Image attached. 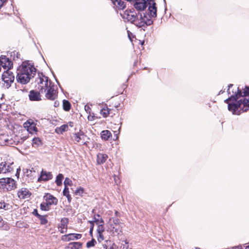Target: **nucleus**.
<instances>
[{
    "label": "nucleus",
    "instance_id": "1",
    "mask_svg": "<svg viewBox=\"0 0 249 249\" xmlns=\"http://www.w3.org/2000/svg\"><path fill=\"white\" fill-rule=\"evenodd\" d=\"M227 92L229 97L225 100L228 110L234 115H240L249 109V87H246L242 92L239 87L230 84Z\"/></svg>",
    "mask_w": 249,
    "mask_h": 249
},
{
    "label": "nucleus",
    "instance_id": "2",
    "mask_svg": "<svg viewBox=\"0 0 249 249\" xmlns=\"http://www.w3.org/2000/svg\"><path fill=\"white\" fill-rule=\"evenodd\" d=\"M36 74V69L28 62H23L17 70V80L22 84L29 82Z\"/></svg>",
    "mask_w": 249,
    "mask_h": 249
},
{
    "label": "nucleus",
    "instance_id": "3",
    "mask_svg": "<svg viewBox=\"0 0 249 249\" xmlns=\"http://www.w3.org/2000/svg\"><path fill=\"white\" fill-rule=\"evenodd\" d=\"M154 0H135L134 7L139 11H143L147 7L148 11L153 17H157V7Z\"/></svg>",
    "mask_w": 249,
    "mask_h": 249
},
{
    "label": "nucleus",
    "instance_id": "4",
    "mask_svg": "<svg viewBox=\"0 0 249 249\" xmlns=\"http://www.w3.org/2000/svg\"><path fill=\"white\" fill-rule=\"evenodd\" d=\"M17 187L16 181L11 178H0V189L4 191H10Z\"/></svg>",
    "mask_w": 249,
    "mask_h": 249
},
{
    "label": "nucleus",
    "instance_id": "5",
    "mask_svg": "<svg viewBox=\"0 0 249 249\" xmlns=\"http://www.w3.org/2000/svg\"><path fill=\"white\" fill-rule=\"evenodd\" d=\"M155 17L152 16L149 12L148 14H141L139 17H138V21H136V26L139 27H142L150 25L153 23L152 18Z\"/></svg>",
    "mask_w": 249,
    "mask_h": 249
},
{
    "label": "nucleus",
    "instance_id": "6",
    "mask_svg": "<svg viewBox=\"0 0 249 249\" xmlns=\"http://www.w3.org/2000/svg\"><path fill=\"white\" fill-rule=\"evenodd\" d=\"M49 78L44 75L42 73H39L37 78V82L40 91L43 93L45 92V89L49 86Z\"/></svg>",
    "mask_w": 249,
    "mask_h": 249
},
{
    "label": "nucleus",
    "instance_id": "7",
    "mask_svg": "<svg viewBox=\"0 0 249 249\" xmlns=\"http://www.w3.org/2000/svg\"><path fill=\"white\" fill-rule=\"evenodd\" d=\"M44 90L46 92L45 97L47 99L54 100L57 97V92L55 87L51 81H49V86L45 89Z\"/></svg>",
    "mask_w": 249,
    "mask_h": 249
},
{
    "label": "nucleus",
    "instance_id": "8",
    "mask_svg": "<svg viewBox=\"0 0 249 249\" xmlns=\"http://www.w3.org/2000/svg\"><path fill=\"white\" fill-rule=\"evenodd\" d=\"M2 79L4 82V86L9 88L15 80V76L12 71L6 70L2 75Z\"/></svg>",
    "mask_w": 249,
    "mask_h": 249
},
{
    "label": "nucleus",
    "instance_id": "9",
    "mask_svg": "<svg viewBox=\"0 0 249 249\" xmlns=\"http://www.w3.org/2000/svg\"><path fill=\"white\" fill-rule=\"evenodd\" d=\"M13 164V162L6 161H2L0 163V174H7L13 172L14 168L12 166Z\"/></svg>",
    "mask_w": 249,
    "mask_h": 249
},
{
    "label": "nucleus",
    "instance_id": "10",
    "mask_svg": "<svg viewBox=\"0 0 249 249\" xmlns=\"http://www.w3.org/2000/svg\"><path fill=\"white\" fill-rule=\"evenodd\" d=\"M24 127L31 134H36L38 131L36 124L32 120H29L24 124Z\"/></svg>",
    "mask_w": 249,
    "mask_h": 249
},
{
    "label": "nucleus",
    "instance_id": "11",
    "mask_svg": "<svg viewBox=\"0 0 249 249\" xmlns=\"http://www.w3.org/2000/svg\"><path fill=\"white\" fill-rule=\"evenodd\" d=\"M113 4L116 6L118 10L117 13L120 15L121 17L124 18V1L122 0H111Z\"/></svg>",
    "mask_w": 249,
    "mask_h": 249
},
{
    "label": "nucleus",
    "instance_id": "12",
    "mask_svg": "<svg viewBox=\"0 0 249 249\" xmlns=\"http://www.w3.org/2000/svg\"><path fill=\"white\" fill-rule=\"evenodd\" d=\"M125 19L136 26V21H138V16L134 11L125 10Z\"/></svg>",
    "mask_w": 249,
    "mask_h": 249
},
{
    "label": "nucleus",
    "instance_id": "13",
    "mask_svg": "<svg viewBox=\"0 0 249 249\" xmlns=\"http://www.w3.org/2000/svg\"><path fill=\"white\" fill-rule=\"evenodd\" d=\"M0 66H2L4 69L10 70L13 66V63L6 56L1 57L0 58Z\"/></svg>",
    "mask_w": 249,
    "mask_h": 249
},
{
    "label": "nucleus",
    "instance_id": "14",
    "mask_svg": "<svg viewBox=\"0 0 249 249\" xmlns=\"http://www.w3.org/2000/svg\"><path fill=\"white\" fill-rule=\"evenodd\" d=\"M69 219L67 218L64 217L61 219L60 223L58 225L59 231L61 233L67 232L68 229V224Z\"/></svg>",
    "mask_w": 249,
    "mask_h": 249
},
{
    "label": "nucleus",
    "instance_id": "15",
    "mask_svg": "<svg viewBox=\"0 0 249 249\" xmlns=\"http://www.w3.org/2000/svg\"><path fill=\"white\" fill-rule=\"evenodd\" d=\"M82 237V234L78 233H69L65 234L62 237L63 241L68 242L71 240H78Z\"/></svg>",
    "mask_w": 249,
    "mask_h": 249
},
{
    "label": "nucleus",
    "instance_id": "16",
    "mask_svg": "<svg viewBox=\"0 0 249 249\" xmlns=\"http://www.w3.org/2000/svg\"><path fill=\"white\" fill-rule=\"evenodd\" d=\"M53 176L51 172H47L46 171L42 170L40 176L38 179V181H46L51 179Z\"/></svg>",
    "mask_w": 249,
    "mask_h": 249
},
{
    "label": "nucleus",
    "instance_id": "17",
    "mask_svg": "<svg viewBox=\"0 0 249 249\" xmlns=\"http://www.w3.org/2000/svg\"><path fill=\"white\" fill-rule=\"evenodd\" d=\"M31 194L29 190L25 188H21L18 192V196L20 199L28 198L31 196Z\"/></svg>",
    "mask_w": 249,
    "mask_h": 249
},
{
    "label": "nucleus",
    "instance_id": "18",
    "mask_svg": "<svg viewBox=\"0 0 249 249\" xmlns=\"http://www.w3.org/2000/svg\"><path fill=\"white\" fill-rule=\"evenodd\" d=\"M44 198L46 201V202L50 206L53 204L56 205L57 204V199L50 194H46L44 196Z\"/></svg>",
    "mask_w": 249,
    "mask_h": 249
},
{
    "label": "nucleus",
    "instance_id": "19",
    "mask_svg": "<svg viewBox=\"0 0 249 249\" xmlns=\"http://www.w3.org/2000/svg\"><path fill=\"white\" fill-rule=\"evenodd\" d=\"M29 98L31 101H38L41 100L40 93L34 90H32L30 91Z\"/></svg>",
    "mask_w": 249,
    "mask_h": 249
},
{
    "label": "nucleus",
    "instance_id": "20",
    "mask_svg": "<svg viewBox=\"0 0 249 249\" xmlns=\"http://www.w3.org/2000/svg\"><path fill=\"white\" fill-rule=\"evenodd\" d=\"M108 156L103 153H99L97 155V162L98 164H102L106 162Z\"/></svg>",
    "mask_w": 249,
    "mask_h": 249
},
{
    "label": "nucleus",
    "instance_id": "21",
    "mask_svg": "<svg viewBox=\"0 0 249 249\" xmlns=\"http://www.w3.org/2000/svg\"><path fill=\"white\" fill-rule=\"evenodd\" d=\"M82 246V243L79 242H71L67 247V249H80Z\"/></svg>",
    "mask_w": 249,
    "mask_h": 249
},
{
    "label": "nucleus",
    "instance_id": "22",
    "mask_svg": "<svg viewBox=\"0 0 249 249\" xmlns=\"http://www.w3.org/2000/svg\"><path fill=\"white\" fill-rule=\"evenodd\" d=\"M101 138L102 139L107 141L112 137L111 133L107 130H103L101 133Z\"/></svg>",
    "mask_w": 249,
    "mask_h": 249
},
{
    "label": "nucleus",
    "instance_id": "23",
    "mask_svg": "<svg viewBox=\"0 0 249 249\" xmlns=\"http://www.w3.org/2000/svg\"><path fill=\"white\" fill-rule=\"evenodd\" d=\"M42 142L41 140L39 138H34L32 140V145L35 148L38 147L41 145Z\"/></svg>",
    "mask_w": 249,
    "mask_h": 249
},
{
    "label": "nucleus",
    "instance_id": "24",
    "mask_svg": "<svg viewBox=\"0 0 249 249\" xmlns=\"http://www.w3.org/2000/svg\"><path fill=\"white\" fill-rule=\"evenodd\" d=\"M68 129V126L67 124H63L59 127H57L55 129V132L57 133L62 134L63 132L67 131Z\"/></svg>",
    "mask_w": 249,
    "mask_h": 249
},
{
    "label": "nucleus",
    "instance_id": "25",
    "mask_svg": "<svg viewBox=\"0 0 249 249\" xmlns=\"http://www.w3.org/2000/svg\"><path fill=\"white\" fill-rule=\"evenodd\" d=\"M71 107V104L70 102L66 100L63 101V108L64 110L68 111L70 110Z\"/></svg>",
    "mask_w": 249,
    "mask_h": 249
},
{
    "label": "nucleus",
    "instance_id": "26",
    "mask_svg": "<svg viewBox=\"0 0 249 249\" xmlns=\"http://www.w3.org/2000/svg\"><path fill=\"white\" fill-rule=\"evenodd\" d=\"M127 36L130 42L133 45L134 42H136L137 40L136 39L135 35L132 33L127 30Z\"/></svg>",
    "mask_w": 249,
    "mask_h": 249
},
{
    "label": "nucleus",
    "instance_id": "27",
    "mask_svg": "<svg viewBox=\"0 0 249 249\" xmlns=\"http://www.w3.org/2000/svg\"><path fill=\"white\" fill-rule=\"evenodd\" d=\"M109 113V109L106 105L100 110V114L105 118L107 117Z\"/></svg>",
    "mask_w": 249,
    "mask_h": 249
},
{
    "label": "nucleus",
    "instance_id": "28",
    "mask_svg": "<svg viewBox=\"0 0 249 249\" xmlns=\"http://www.w3.org/2000/svg\"><path fill=\"white\" fill-rule=\"evenodd\" d=\"M63 195L67 198L69 202H71V195L69 194V191L68 187L64 188L63 191Z\"/></svg>",
    "mask_w": 249,
    "mask_h": 249
},
{
    "label": "nucleus",
    "instance_id": "29",
    "mask_svg": "<svg viewBox=\"0 0 249 249\" xmlns=\"http://www.w3.org/2000/svg\"><path fill=\"white\" fill-rule=\"evenodd\" d=\"M64 178V176L62 174H59L56 178L55 183L57 186L62 185V181Z\"/></svg>",
    "mask_w": 249,
    "mask_h": 249
},
{
    "label": "nucleus",
    "instance_id": "30",
    "mask_svg": "<svg viewBox=\"0 0 249 249\" xmlns=\"http://www.w3.org/2000/svg\"><path fill=\"white\" fill-rule=\"evenodd\" d=\"M94 221L97 224H99L101 223H104L103 220L100 217V215L98 214H95L94 215Z\"/></svg>",
    "mask_w": 249,
    "mask_h": 249
},
{
    "label": "nucleus",
    "instance_id": "31",
    "mask_svg": "<svg viewBox=\"0 0 249 249\" xmlns=\"http://www.w3.org/2000/svg\"><path fill=\"white\" fill-rule=\"evenodd\" d=\"M11 206L4 201H0V209H3L5 210H10Z\"/></svg>",
    "mask_w": 249,
    "mask_h": 249
},
{
    "label": "nucleus",
    "instance_id": "32",
    "mask_svg": "<svg viewBox=\"0 0 249 249\" xmlns=\"http://www.w3.org/2000/svg\"><path fill=\"white\" fill-rule=\"evenodd\" d=\"M50 205L48 204L47 202L42 203L40 204V209L42 211H48L49 210V207Z\"/></svg>",
    "mask_w": 249,
    "mask_h": 249
},
{
    "label": "nucleus",
    "instance_id": "33",
    "mask_svg": "<svg viewBox=\"0 0 249 249\" xmlns=\"http://www.w3.org/2000/svg\"><path fill=\"white\" fill-rule=\"evenodd\" d=\"M83 136V134L81 132L75 133L73 135L74 139L76 142H79L82 139L81 136Z\"/></svg>",
    "mask_w": 249,
    "mask_h": 249
},
{
    "label": "nucleus",
    "instance_id": "34",
    "mask_svg": "<svg viewBox=\"0 0 249 249\" xmlns=\"http://www.w3.org/2000/svg\"><path fill=\"white\" fill-rule=\"evenodd\" d=\"M38 218L40 220V223L42 225H45L48 222V220L46 219V215H41L40 216H39V217Z\"/></svg>",
    "mask_w": 249,
    "mask_h": 249
},
{
    "label": "nucleus",
    "instance_id": "35",
    "mask_svg": "<svg viewBox=\"0 0 249 249\" xmlns=\"http://www.w3.org/2000/svg\"><path fill=\"white\" fill-rule=\"evenodd\" d=\"M98 227L97 229V233H103L105 231V228L103 225V223L98 224Z\"/></svg>",
    "mask_w": 249,
    "mask_h": 249
},
{
    "label": "nucleus",
    "instance_id": "36",
    "mask_svg": "<svg viewBox=\"0 0 249 249\" xmlns=\"http://www.w3.org/2000/svg\"><path fill=\"white\" fill-rule=\"evenodd\" d=\"M83 192L84 189L80 187L77 189L74 193L76 196H81Z\"/></svg>",
    "mask_w": 249,
    "mask_h": 249
},
{
    "label": "nucleus",
    "instance_id": "37",
    "mask_svg": "<svg viewBox=\"0 0 249 249\" xmlns=\"http://www.w3.org/2000/svg\"><path fill=\"white\" fill-rule=\"evenodd\" d=\"M64 184L65 187H68V186L71 185L72 181L69 178H66L64 180Z\"/></svg>",
    "mask_w": 249,
    "mask_h": 249
},
{
    "label": "nucleus",
    "instance_id": "38",
    "mask_svg": "<svg viewBox=\"0 0 249 249\" xmlns=\"http://www.w3.org/2000/svg\"><path fill=\"white\" fill-rule=\"evenodd\" d=\"M96 243V241L95 239H92L91 241H89L87 243V247L90 248L93 247L95 245V244Z\"/></svg>",
    "mask_w": 249,
    "mask_h": 249
},
{
    "label": "nucleus",
    "instance_id": "39",
    "mask_svg": "<svg viewBox=\"0 0 249 249\" xmlns=\"http://www.w3.org/2000/svg\"><path fill=\"white\" fill-rule=\"evenodd\" d=\"M97 238L98 241L99 242H101L104 240L103 233H97Z\"/></svg>",
    "mask_w": 249,
    "mask_h": 249
},
{
    "label": "nucleus",
    "instance_id": "40",
    "mask_svg": "<svg viewBox=\"0 0 249 249\" xmlns=\"http://www.w3.org/2000/svg\"><path fill=\"white\" fill-rule=\"evenodd\" d=\"M24 173L26 174L27 176H32V170L30 169H26V171L24 172Z\"/></svg>",
    "mask_w": 249,
    "mask_h": 249
},
{
    "label": "nucleus",
    "instance_id": "41",
    "mask_svg": "<svg viewBox=\"0 0 249 249\" xmlns=\"http://www.w3.org/2000/svg\"><path fill=\"white\" fill-rule=\"evenodd\" d=\"M33 214L35 215H36L37 218L39 217L41 215L39 214L37 210L36 209H35L33 212Z\"/></svg>",
    "mask_w": 249,
    "mask_h": 249
},
{
    "label": "nucleus",
    "instance_id": "42",
    "mask_svg": "<svg viewBox=\"0 0 249 249\" xmlns=\"http://www.w3.org/2000/svg\"><path fill=\"white\" fill-rule=\"evenodd\" d=\"M7 0H0V9L2 7L3 4L6 2Z\"/></svg>",
    "mask_w": 249,
    "mask_h": 249
},
{
    "label": "nucleus",
    "instance_id": "43",
    "mask_svg": "<svg viewBox=\"0 0 249 249\" xmlns=\"http://www.w3.org/2000/svg\"><path fill=\"white\" fill-rule=\"evenodd\" d=\"M20 170H20V167H18L17 169L16 175L17 176H19Z\"/></svg>",
    "mask_w": 249,
    "mask_h": 249
},
{
    "label": "nucleus",
    "instance_id": "44",
    "mask_svg": "<svg viewBox=\"0 0 249 249\" xmlns=\"http://www.w3.org/2000/svg\"><path fill=\"white\" fill-rule=\"evenodd\" d=\"M3 221L1 216H0V227H2L3 225Z\"/></svg>",
    "mask_w": 249,
    "mask_h": 249
},
{
    "label": "nucleus",
    "instance_id": "45",
    "mask_svg": "<svg viewBox=\"0 0 249 249\" xmlns=\"http://www.w3.org/2000/svg\"><path fill=\"white\" fill-rule=\"evenodd\" d=\"M59 105V102H58V101H55V102H54V105H53V106H54V107H58Z\"/></svg>",
    "mask_w": 249,
    "mask_h": 249
},
{
    "label": "nucleus",
    "instance_id": "46",
    "mask_svg": "<svg viewBox=\"0 0 249 249\" xmlns=\"http://www.w3.org/2000/svg\"><path fill=\"white\" fill-rule=\"evenodd\" d=\"M136 42H138L139 43L141 44L142 45H143L144 43V41H141L140 40H137V41Z\"/></svg>",
    "mask_w": 249,
    "mask_h": 249
},
{
    "label": "nucleus",
    "instance_id": "47",
    "mask_svg": "<svg viewBox=\"0 0 249 249\" xmlns=\"http://www.w3.org/2000/svg\"><path fill=\"white\" fill-rule=\"evenodd\" d=\"M126 244H127V243L125 242V249H132L131 246L129 247L128 245L126 246Z\"/></svg>",
    "mask_w": 249,
    "mask_h": 249
},
{
    "label": "nucleus",
    "instance_id": "48",
    "mask_svg": "<svg viewBox=\"0 0 249 249\" xmlns=\"http://www.w3.org/2000/svg\"><path fill=\"white\" fill-rule=\"evenodd\" d=\"M93 230V225H92L90 226V230H89V232L90 234L92 233Z\"/></svg>",
    "mask_w": 249,
    "mask_h": 249
},
{
    "label": "nucleus",
    "instance_id": "49",
    "mask_svg": "<svg viewBox=\"0 0 249 249\" xmlns=\"http://www.w3.org/2000/svg\"><path fill=\"white\" fill-rule=\"evenodd\" d=\"M85 109L86 111H87L88 109H90V107L89 106H85Z\"/></svg>",
    "mask_w": 249,
    "mask_h": 249
},
{
    "label": "nucleus",
    "instance_id": "50",
    "mask_svg": "<svg viewBox=\"0 0 249 249\" xmlns=\"http://www.w3.org/2000/svg\"><path fill=\"white\" fill-rule=\"evenodd\" d=\"M90 224H91V226L92 225H93L94 226V222H95V221H89Z\"/></svg>",
    "mask_w": 249,
    "mask_h": 249
},
{
    "label": "nucleus",
    "instance_id": "51",
    "mask_svg": "<svg viewBox=\"0 0 249 249\" xmlns=\"http://www.w3.org/2000/svg\"><path fill=\"white\" fill-rule=\"evenodd\" d=\"M223 92H224V91H222V90H221L219 92V94H222Z\"/></svg>",
    "mask_w": 249,
    "mask_h": 249
},
{
    "label": "nucleus",
    "instance_id": "52",
    "mask_svg": "<svg viewBox=\"0 0 249 249\" xmlns=\"http://www.w3.org/2000/svg\"><path fill=\"white\" fill-rule=\"evenodd\" d=\"M234 249H241V248L239 247H236L234 248Z\"/></svg>",
    "mask_w": 249,
    "mask_h": 249
},
{
    "label": "nucleus",
    "instance_id": "53",
    "mask_svg": "<svg viewBox=\"0 0 249 249\" xmlns=\"http://www.w3.org/2000/svg\"><path fill=\"white\" fill-rule=\"evenodd\" d=\"M246 249H249V245L246 247Z\"/></svg>",
    "mask_w": 249,
    "mask_h": 249
},
{
    "label": "nucleus",
    "instance_id": "54",
    "mask_svg": "<svg viewBox=\"0 0 249 249\" xmlns=\"http://www.w3.org/2000/svg\"><path fill=\"white\" fill-rule=\"evenodd\" d=\"M104 249H107V247L106 246V245L105 246H104Z\"/></svg>",
    "mask_w": 249,
    "mask_h": 249
},
{
    "label": "nucleus",
    "instance_id": "55",
    "mask_svg": "<svg viewBox=\"0 0 249 249\" xmlns=\"http://www.w3.org/2000/svg\"><path fill=\"white\" fill-rule=\"evenodd\" d=\"M195 249H200L198 247H196Z\"/></svg>",
    "mask_w": 249,
    "mask_h": 249
},
{
    "label": "nucleus",
    "instance_id": "56",
    "mask_svg": "<svg viewBox=\"0 0 249 249\" xmlns=\"http://www.w3.org/2000/svg\"><path fill=\"white\" fill-rule=\"evenodd\" d=\"M70 125H71V122H70Z\"/></svg>",
    "mask_w": 249,
    "mask_h": 249
},
{
    "label": "nucleus",
    "instance_id": "57",
    "mask_svg": "<svg viewBox=\"0 0 249 249\" xmlns=\"http://www.w3.org/2000/svg\"><path fill=\"white\" fill-rule=\"evenodd\" d=\"M70 125H71V122H70Z\"/></svg>",
    "mask_w": 249,
    "mask_h": 249
},
{
    "label": "nucleus",
    "instance_id": "58",
    "mask_svg": "<svg viewBox=\"0 0 249 249\" xmlns=\"http://www.w3.org/2000/svg\"><path fill=\"white\" fill-rule=\"evenodd\" d=\"M70 125H71V122H70Z\"/></svg>",
    "mask_w": 249,
    "mask_h": 249
},
{
    "label": "nucleus",
    "instance_id": "59",
    "mask_svg": "<svg viewBox=\"0 0 249 249\" xmlns=\"http://www.w3.org/2000/svg\"><path fill=\"white\" fill-rule=\"evenodd\" d=\"M68 239V237L67 238H64V239Z\"/></svg>",
    "mask_w": 249,
    "mask_h": 249
},
{
    "label": "nucleus",
    "instance_id": "60",
    "mask_svg": "<svg viewBox=\"0 0 249 249\" xmlns=\"http://www.w3.org/2000/svg\"><path fill=\"white\" fill-rule=\"evenodd\" d=\"M120 231L121 232H122V229H121V230H120Z\"/></svg>",
    "mask_w": 249,
    "mask_h": 249
},
{
    "label": "nucleus",
    "instance_id": "61",
    "mask_svg": "<svg viewBox=\"0 0 249 249\" xmlns=\"http://www.w3.org/2000/svg\"><path fill=\"white\" fill-rule=\"evenodd\" d=\"M1 107V104H0V108Z\"/></svg>",
    "mask_w": 249,
    "mask_h": 249
}]
</instances>
